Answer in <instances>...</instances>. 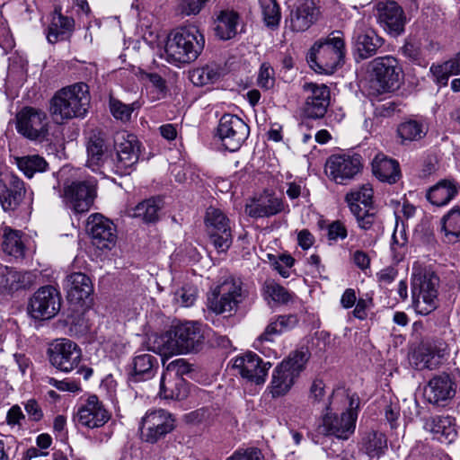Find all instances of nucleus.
<instances>
[{"instance_id":"f257e3e1","label":"nucleus","mask_w":460,"mask_h":460,"mask_svg":"<svg viewBox=\"0 0 460 460\" xmlns=\"http://www.w3.org/2000/svg\"><path fill=\"white\" fill-rule=\"evenodd\" d=\"M91 101L89 86L75 83L58 91L50 100L49 111L58 124L74 118H84Z\"/></svg>"},{"instance_id":"f03ea898","label":"nucleus","mask_w":460,"mask_h":460,"mask_svg":"<svg viewBox=\"0 0 460 460\" xmlns=\"http://www.w3.org/2000/svg\"><path fill=\"white\" fill-rule=\"evenodd\" d=\"M204 46V36L196 26L181 27L168 36L164 58L175 66L189 64L199 58Z\"/></svg>"},{"instance_id":"7ed1b4c3","label":"nucleus","mask_w":460,"mask_h":460,"mask_svg":"<svg viewBox=\"0 0 460 460\" xmlns=\"http://www.w3.org/2000/svg\"><path fill=\"white\" fill-rule=\"evenodd\" d=\"M439 277L431 270L413 267L411 278L412 307L428 315L438 306Z\"/></svg>"},{"instance_id":"20e7f679","label":"nucleus","mask_w":460,"mask_h":460,"mask_svg":"<svg viewBox=\"0 0 460 460\" xmlns=\"http://www.w3.org/2000/svg\"><path fill=\"white\" fill-rule=\"evenodd\" d=\"M347 399L341 390H333L325 405L322 425L323 433L347 440L356 429V415L341 411Z\"/></svg>"},{"instance_id":"39448f33","label":"nucleus","mask_w":460,"mask_h":460,"mask_svg":"<svg viewBox=\"0 0 460 460\" xmlns=\"http://www.w3.org/2000/svg\"><path fill=\"white\" fill-rule=\"evenodd\" d=\"M345 52L344 40L332 32L312 46L307 60L315 72L330 75L342 66Z\"/></svg>"},{"instance_id":"423d86ee","label":"nucleus","mask_w":460,"mask_h":460,"mask_svg":"<svg viewBox=\"0 0 460 460\" xmlns=\"http://www.w3.org/2000/svg\"><path fill=\"white\" fill-rule=\"evenodd\" d=\"M368 69L369 94L394 92L403 80V71L399 60L390 55L374 58L369 63Z\"/></svg>"},{"instance_id":"0eeeda50","label":"nucleus","mask_w":460,"mask_h":460,"mask_svg":"<svg viewBox=\"0 0 460 460\" xmlns=\"http://www.w3.org/2000/svg\"><path fill=\"white\" fill-rule=\"evenodd\" d=\"M308 358L307 351L296 350L276 366L267 387L272 398L282 397L291 390L304 371Z\"/></svg>"},{"instance_id":"6e6552de","label":"nucleus","mask_w":460,"mask_h":460,"mask_svg":"<svg viewBox=\"0 0 460 460\" xmlns=\"http://www.w3.org/2000/svg\"><path fill=\"white\" fill-rule=\"evenodd\" d=\"M160 341L164 353L185 354L199 351L204 336L199 323L186 322L172 326L160 337Z\"/></svg>"},{"instance_id":"1a4fd4ad","label":"nucleus","mask_w":460,"mask_h":460,"mask_svg":"<svg viewBox=\"0 0 460 460\" xmlns=\"http://www.w3.org/2000/svg\"><path fill=\"white\" fill-rule=\"evenodd\" d=\"M242 281L227 276L213 289L208 298V307L217 314L236 311L243 301Z\"/></svg>"},{"instance_id":"9d476101","label":"nucleus","mask_w":460,"mask_h":460,"mask_svg":"<svg viewBox=\"0 0 460 460\" xmlns=\"http://www.w3.org/2000/svg\"><path fill=\"white\" fill-rule=\"evenodd\" d=\"M114 146L111 170L120 176L128 174L139 160L140 143L137 137L128 132H119L115 136Z\"/></svg>"},{"instance_id":"9b49d317","label":"nucleus","mask_w":460,"mask_h":460,"mask_svg":"<svg viewBox=\"0 0 460 460\" xmlns=\"http://www.w3.org/2000/svg\"><path fill=\"white\" fill-rule=\"evenodd\" d=\"M204 223L214 247L218 252H226L233 243L231 221L226 214L217 208L209 207Z\"/></svg>"},{"instance_id":"f8f14e48","label":"nucleus","mask_w":460,"mask_h":460,"mask_svg":"<svg viewBox=\"0 0 460 460\" xmlns=\"http://www.w3.org/2000/svg\"><path fill=\"white\" fill-rule=\"evenodd\" d=\"M49 118L45 111L25 107L16 115L17 132L31 141H44L49 135Z\"/></svg>"},{"instance_id":"ddd939ff","label":"nucleus","mask_w":460,"mask_h":460,"mask_svg":"<svg viewBox=\"0 0 460 460\" xmlns=\"http://www.w3.org/2000/svg\"><path fill=\"white\" fill-rule=\"evenodd\" d=\"M250 135L249 126L238 116L224 114L217 128L222 146L229 152L238 151Z\"/></svg>"},{"instance_id":"4468645a","label":"nucleus","mask_w":460,"mask_h":460,"mask_svg":"<svg viewBox=\"0 0 460 460\" xmlns=\"http://www.w3.org/2000/svg\"><path fill=\"white\" fill-rule=\"evenodd\" d=\"M50 364L62 372H70L81 362L82 350L73 341L66 338L55 340L48 349Z\"/></svg>"},{"instance_id":"2eb2a0df","label":"nucleus","mask_w":460,"mask_h":460,"mask_svg":"<svg viewBox=\"0 0 460 460\" xmlns=\"http://www.w3.org/2000/svg\"><path fill=\"white\" fill-rule=\"evenodd\" d=\"M95 181H74L64 187L62 195L66 206L77 214L87 212L95 198Z\"/></svg>"},{"instance_id":"dca6fc26","label":"nucleus","mask_w":460,"mask_h":460,"mask_svg":"<svg viewBox=\"0 0 460 460\" xmlns=\"http://www.w3.org/2000/svg\"><path fill=\"white\" fill-rule=\"evenodd\" d=\"M174 421L172 415L163 409L147 411L140 425L142 439L147 443H156L173 430Z\"/></svg>"},{"instance_id":"f3484780","label":"nucleus","mask_w":460,"mask_h":460,"mask_svg":"<svg viewBox=\"0 0 460 460\" xmlns=\"http://www.w3.org/2000/svg\"><path fill=\"white\" fill-rule=\"evenodd\" d=\"M61 306V296L57 288L45 286L39 288L30 299L28 311L37 320H49L54 317Z\"/></svg>"},{"instance_id":"a211bd4d","label":"nucleus","mask_w":460,"mask_h":460,"mask_svg":"<svg viewBox=\"0 0 460 460\" xmlns=\"http://www.w3.org/2000/svg\"><path fill=\"white\" fill-rule=\"evenodd\" d=\"M351 40L357 61L373 57L384 44V40L364 19L356 22Z\"/></svg>"},{"instance_id":"6ab92c4d","label":"nucleus","mask_w":460,"mask_h":460,"mask_svg":"<svg viewBox=\"0 0 460 460\" xmlns=\"http://www.w3.org/2000/svg\"><path fill=\"white\" fill-rule=\"evenodd\" d=\"M447 344L442 340H424L409 354L410 364L417 370L433 369L446 355Z\"/></svg>"},{"instance_id":"aec40b11","label":"nucleus","mask_w":460,"mask_h":460,"mask_svg":"<svg viewBox=\"0 0 460 460\" xmlns=\"http://www.w3.org/2000/svg\"><path fill=\"white\" fill-rule=\"evenodd\" d=\"M326 167L331 180L337 184H347L361 172L363 164L359 155H333Z\"/></svg>"},{"instance_id":"412c9836","label":"nucleus","mask_w":460,"mask_h":460,"mask_svg":"<svg viewBox=\"0 0 460 460\" xmlns=\"http://www.w3.org/2000/svg\"><path fill=\"white\" fill-rule=\"evenodd\" d=\"M87 231L92 243L100 250H111L117 241V229L110 219L100 214H93L88 217Z\"/></svg>"},{"instance_id":"4be33fe9","label":"nucleus","mask_w":460,"mask_h":460,"mask_svg":"<svg viewBox=\"0 0 460 460\" xmlns=\"http://www.w3.org/2000/svg\"><path fill=\"white\" fill-rule=\"evenodd\" d=\"M233 367L243 378L261 385L265 382L271 363L263 361L253 352H246L234 358Z\"/></svg>"},{"instance_id":"5701e85b","label":"nucleus","mask_w":460,"mask_h":460,"mask_svg":"<svg viewBox=\"0 0 460 460\" xmlns=\"http://www.w3.org/2000/svg\"><path fill=\"white\" fill-rule=\"evenodd\" d=\"M77 421L82 426L93 429L103 427L111 419V413L96 395H90L76 412Z\"/></svg>"},{"instance_id":"b1692460","label":"nucleus","mask_w":460,"mask_h":460,"mask_svg":"<svg viewBox=\"0 0 460 460\" xmlns=\"http://www.w3.org/2000/svg\"><path fill=\"white\" fill-rule=\"evenodd\" d=\"M304 91L307 93L304 113L310 119H322L330 105V90L323 84L306 83Z\"/></svg>"},{"instance_id":"393cba45","label":"nucleus","mask_w":460,"mask_h":460,"mask_svg":"<svg viewBox=\"0 0 460 460\" xmlns=\"http://www.w3.org/2000/svg\"><path fill=\"white\" fill-rule=\"evenodd\" d=\"M24 182L12 172L0 173V203L4 210L16 209L24 199Z\"/></svg>"},{"instance_id":"a878e982","label":"nucleus","mask_w":460,"mask_h":460,"mask_svg":"<svg viewBox=\"0 0 460 460\" xmlns=\"http://www.w3.org/2000/svg\"><path fill=\"white\" fill-rule=\"evenodd\" d=\"M376 10L379 24L390 35L395 37L404 31L406 16L402 8L396 2H380Z\"/></svg>"},{"instance_id":"bb28decb","label":"nucleus","mask_w":460,"mask_h":460,"mask_svg":"<svg viewBox=\"0 0 460 460\" xmlns=\"http://www.w3.org/2000/svg\"><path fill=\"white\" fill-rule=\"evenodd\" d=\"M86 152V164L93 172H97L102 167L111 169L112 151L101 133H93L89 137Z\"/></svg>"},{"instance_id":"cd10ccee","label":"nucleus","mask_w":460,"mask_h":460,"mask_svg":"<svg viewBox=\"0 0 460 460\" xmlns=\"http://www.w3.org/2000/svg\"><path fill=\"white\" fill-rule=\"evenodd\" d=\"M320 11L313 0H302L290 11L289 22L293 31H305L319 18Z\"/></svg>"},{"instance_id":"c85d7f7f","label":"nucleus","mask_w":460,"mask_h":460,"mask_svg":"<svg viewBox=\"0 0 460 460\" xmlns=\"http://www.w3.org/2000/svg\"><path fill=\"white\" fill-rule=\"evenodd\" d=\"M159 368L158 358L144 351L136 352L128 367L129 380L143 382L155 376Z\"/></svg>"},{"instance_id":"c756f323","label":"nucleus","mask_w":460,"mask_h":460,"mask_svg":"<svg viewBox=\"0 0 460 460\" xmlns=\"http://www.w3.org/2000/svg\"><path fill=\"white\" fill-rule=\"evenodd\" d=\"M0 288L8 293L29 288L35 279L30 271H19L13 268L0 264Z\"/></svg>"},{"instance_id":"7c9ffc66","label":"nucleus","mask_w":460,"mask_h":460,"mask_svg":"<svg viewBox=\"0 0 460 460\" xmlns=\"http://www.w3.org/2000/svg\"><path fill=\"white\" fill-rule=\"evenodd\" d=\"M460 184L454 179H443L426 192L428 201L436 207H444L458 195Z\"/></svg>"},{"instance_id":"2f4dec72","label":"nucleus","mask_w":460,"mask_h":460,"mask_svg":"<svg viewBox=\"0 0 460 460\" xmlns=\"http://www.w3.org/2000/svg\"><path fill=\"white\" fill-rule=\"evenodd\" d=\"M372 172L382 182L394 184L402 177L400 164L384 154H377L372 161Z\"/></svg>"},{"instance_id":"473e14b6","label":"nucleus","mask_w":460,"mask_h":460,"mask_svg":"<svg viewBox=\"0 0 460 460\" xmlns=\"http://www.w3.org/2000/svg\"><path fill=\"white\" fill-rule=\"evenodd\" d=\"M425 394L430 402L438 404L455 396L456 384L448 375H438L430 379Z\"/></svg>"},{"instance_id":"72a5a7b5","label":"nucleus","mask_w":460,"mask_h":460,"mask_svg":"<svg viewBox=\"0 0 460 460\" xmlns=\"http://www.w3.org/2000/svg\"><path fill=\"white\" fill-rule=\"evenodd\" d=\"M74 29V19L63 15L60 10L56 8L48 27L47 40L51 44H55L58 41L67 40L72 36Z\"/></svg>"},{"instance_id":"f704fd0d","label":"nucleus","mask_w":460,"mask_h":460,"mask_svg":"<svg viewBox=\"0 0 460 460\" xmlns=\"http://www.w3.org/2000/svg\"><path fill=\"white\" fill-rule=\"evenodd\" d=\"M246 210L252 217H269L284 211L285 204L281 199L264 193L248 205Z\"/></svg>"},{"instance_id":"c9c22d12","label":"nucleus","mask_w":460,"mask_h":460,"mask_svg":"<svg viewBox=\"0 0 460 460\" xmlns=\"http://www.w3.org/2000/svg\"><path fill=\"white\" fill-rule=\"evenodd\" d=\"M424 428L442 443L450 444L456 438L454 419L450 416H434L425 421Z\"/></svg>"},{"instance_id":"e433bc0d","label":"nucleus","mask_w":460,"mask_h":460,"mask_svg":"<svg viewBox=\"0 0 460 460\" xmlns=\"http://www.w3.org/2000/svg\"><path fill=\"white\" fill-rule=\"evenodd\" d=\"M66 288L68 299L75 303L86 299L93 291L90 278L82 272L68 275Z\"/></svg>"},{"instance_id":"4c0bfd02","label":"nucleus","mask_w":460,"mask_h":460,"mask_svg":"<svg viewBox=\"0 0 460 460\" xmlns=\"http://www.w3.org/2000/svg\"><path fill=\"white\" fill-rule=\"evenodd\" d=\"M240 16L234 10H222L217 19L216 35L223 40L233 39L237 34Z\"/></svg>"},{"instance_id":"58836bf2","label":"nucleus","mask_w":460,"mask_h":460,"mask_svg":"<svg viewBox=\"0 0 460 460\" xmlns=\"http://www.w3.org/2000/svg\"><path fill=\"white\" fill-rule=\"evenodd\" d=\"M297 323L298 318L296 314L279 315L268 324L264 332L258 338V341H271L272 336L288 332Z\"/></svg>"},{"instance_id":"ea45409f","label":"nucleus","mask_w":460,"mask_h":460,"mask_svg":"<svg viewBox=\"0 0 460 460\" xmlns=\"http://www.w3.org/2000/svg\"><path fill=\"white\" fill-rule=\"evenodd\" d=\"M362 449L372 459H379L387 448V440L384 433L371 430L362 438Z\"/></svg>"},{"instance_id":"a19ab883","label":"nucleus","mask_w":460,"mask_h":460,"mask_svg":"<svg viewBox=\"0 0 460 460\" xmlns=\"http://www.w3.org/2000/svg\"><path fill=\"white\" fill-rule=\"evenodd\" d=\"M161 208V199L151 198L139 202L130 210L129 215L147 224L155 223L159 219Z\"/></svg>"},{"instance_id":"79ce46f5","label":"nucleus","mask_w":460,"mask_h":460,"mask_svg":"<svg viewBox=\"0 0 460 460\" xmlns=\"http://www.w3.org/2000/svg\"><path fill=\"white\" fill-rule=\"evenodd\" d=\"M221 75V67L217 64L212 63L191 70L189 77L193 84L204 86L217 83Z\"/></svg>"},{"instance_id":"37998d69","label":"nucleus","mask_w":460,"mask_h":460,"mask_svg":"<svg viewBox=\"0 0 460 460\" xmlns=\"http://www.w3.org/2000/svg\"><path fill=\"white\" fill-rule=\"evenodd\" d=\"M442 231L447 243H455L460 240V207L451 208L441 219Z\"/></svg>"},{"instance_id":"c03bdc74","label":"nucleus","mask_w":460,"mask_h":460,"mask_svg":"<svg viewBox=\"0 0 460 460\" xmlns=\"http://www.w3.org/2000/svg\"><path fill=\"white\" fill-rule=\"evenodd\" d=\"M2 250L8 255L15 258L24 256V244L21 239V232L13 230L8 226L4 227Z\"/></svg>"},{"instance_id":"a18cd8bd","label":"nucleus","mask_w":460,"mask_h":460,"mask_svg":"<svg viewBox=\"0 0 460 460\" xmlns=\"http://www.w3.org/2000/svg\"><path fill=\"white\" fill-rule=\"evenodd\" d=\"M16 165L28 178H31L36 172H43L48 169L46 160L38 155H25L15 158Z\"/></svg>"},{"instance_id":"49530a36","label":"nucleus","mask_w":460,"mask_h":460,"mask_svg":"<svg viewBox=\"0 0 460 460\" xmlns=\"http://www.w3.org/2000/svg\"><path fill=\"white\" fill-rule=\"evenodd\" d=\"M397 133L402 143L405 141H417L426 135L427 128L421 122L410 119L398 126Z\"/></svg>"},{"instance_id":"de8ad7c7","label":"nucleus","mask_w":460,"mask_h":460,"mask_svg":"<svg viewBox=\"0 0 460 460\" xmlns=\"http://www.w3.org/2000/svg\"><path fill=\"white\" fill-rule=\"evenodd\" d=\"M159 394L164 399H183L186 396V391L183 388V379L177 378L175 381H167L165 376H163L160 382Z\"/></svg>"},{"instance_id":"09e8293b","label":"nucleus","mask_w":460,"mask_h":460,"mask_svg":"<svg viewBox=\"0 0 460 460\" xmlns=\"http://www.w3.org/2000/svg\"><path fill=\"white\" fill-rule=\"evenodd\" d=\"M373 199V190L369 184H365L358 190L350 191L345 197V200L348 203L349 210L351 211V206L364 207L362 208H369Z\"/></svg>"},{"instance_id":"8fccbe9b","label":"nucleus","mask_w":460,"mask_h":460,"mask_svg":"<svg viewBox=\"0 0 460 460\" xmlns=\"http://www.w3.org/2000/svg\"><path fill=\"white\" fill-rule=\"evenodd\" d=\"M261 14L266 26L277 27L281 19L280 7L276 0H259Z\"/></svg>"},{"instance_id":"3c124183","label":"nucleus","mask_w":460,"mask_h":460,"mask_svg":"<svg viewBox=\"0 0 460 460\" xmlns=\"http://www.w3.org/2000/svg\"><path fill=\"white\" fill-rule=\"evenodd\" d=\"M110 110L113 117L122 121H127L130 119L134 110L140 107L137 102H133L131 104H125L119 100L111 97L110 98Z\"/></svg>"},{"instance_id":"603ef678","label":"nucleus","mask_w":460,"mask_h":460,"mask_svg":"<svg viewBox=\"0 0 460 460\" xmlns=\"http://www.w3.org/2000/svg\"><path fill=\"white\" fill-rule=\"evenodd\" d=\"M355 217L358 226L363 230H369L378 223V218L370 208H362V207L351 206V211Z\"/></svg>"},{"instance_id":"864d4df0","label":"nucleus","mask_w":460,"mask_h":460,"mask_svg":"<svg viewBox=\"0 0 460 460\" xmlns=\"http://www.w3.org/2000/svg\"><path fill=\"white\" fill-rule=\"evenodd\" d=\"M274 75L273 67L268 63H263L259 70L257 78L258 85L264 90L271 89L275 84Z\"/></svg>"},{"instance_id":"5fc2aeb1","label":"nucleus","mask_w":460,"mask_h":460,"mask_svg":"<svg viewBox=\"0 0 460 460\" xmlns=\"http://www.w3.org/2000/svg\"><path fill=\"white\" fill-rule=\"evenodd\" d=\"M208 2V0H181L178 12L184 16L197 15Z\"/></svg>"},{"instance_id":"6e6d98bb","label":"nucleus","mask_w":460,"mask_h":460,"mask_svg":"<svg viewBox=\"0 0 460 460\" xmlns=\"http://www.w3.org/2000/svg\"><path fill=\"white\" fill-rule=\"evenodd\" d=\"M267 292L271 299L279 304H288L294 297L293 293H290L287 288L278 284L268 285Z\"/></svg>"},{"instance_id":"4d7b16f0","label":"nucleus","mask_w":460,"mask_h":460,"mask_svg":"<svg viewBox=\"0 0 460 460\" xmlns=\"http://www.w3.org/2000/svg\"><path fill=\"white\" fill-rule=\"evenodd\" d=\"M27 60L24 57L13 54L9 58V75H15L22 78L27 73Z\"/></svg>"},{"instance_id":"13d9d810","label":"nucleus","mask_w":460,"mask_h":460,"mask_svg":"<svg viewBox=\"0 0 460 460\" xmlns=\"http://www.w3.org/2000/svg\"><path fill=\"white\" fill-rule=\"evenodd\" d=\"M197 298V289L190 286H186L175 293V300L181 306H191Z\"/></svg>"},{"instance_id":"bf43d9fd","label":"nucleus","mask_w":460,"mask_h":460,"mask_svg":"<svg viewBox=\"0 0 460 460\" xmlns=\"http://www.w3.org/2000/svg\"><path fill=\"white\" fill-rule=\"evenodd\" d=\"M226 460H263V456L259 449L252 447L237 450Z\"/></svg>"},{"instance_id":"052dcab7","label":"nucleus","mask_w":460,"mask_h":460,"mask_svg":"<svg viewBox=\"0 0 460 460\" xmlns=\"http://www.w3.org/2000/svg\"><path fill=\"white\" fill-rule=\"evenodd\" d=\"M325 395V384L322 379L315 378L309 391V399L313 403H319Z\"/></svg>"},{"instance_id":"680f3d73","label":"nucleus","mask_w":460,"mask_h":460,"mask_svg":"<svg viewBox=\"0 0 460 460\" xmlns=\"http://www.w3.org/2000/svg\"><path fill=\"white\" fill-rule=\"evenodd\" d=\"M140 77L149 82L159 93L166 91V82L159 74L142 71Z\"/></svg>"},{"instance_id":"e2e57ef3","label":"nucleus","mask_w":460,"mask_h":460,"mask_svg":"<svg viewBox=\"0 0 460 460\" xmlns=\"http://www.w3.org/2000/svg\"><path fill=\"white\" fill-rule=\"evenodd\" d=\"M294 262L295 260L291 255L283 254L275 261L274 268L282 277L288 278L289 276V269L294 265Z\"/></svg>"},{"instance_id":"0e129e2a","label":"nucleus","mask_w":460,"mask_h":460,"mask_svg":"<svg viewBox=\"0 0 460 460\" xmlns=\"http://www.w3.org/2000/svg\"><path fill=\"white\" fill-rule=\"evenodd\" d=\"M407 243L408 238L403 226L400 228L398 223H396L392 235L391 249L395 252L397 247L402 248L407 244Z\"/></svg>"},{"instance_id":"69168bd1","label":"nucleus","mask_w":460,"mask_h":460,"mask_svg":"<svg viewBox=\"0 0 460 460\" xmlns=\"http://www.w3.org/2000/svg\"><path fill=\"white\" fill-rule=\"evenodd\" d=\"M47 382L49 385L63 392H77L80 390V387L77 383L74 381H68L66 379L58 380L54 377H47Z\"/></svg>"},{"instance_id":"338daca9","label":"nucleus","mask_w":460,"mask_h":460,"mask_svg":"<svg viewBox=\"0 0 460 460\" xmlns=\"http://www.w3.org/2000/svg\"><path fill=\"white\" fill-rule=\"evenodd\" d=\"M347 229L341 221H334L328 226V238L336 241L347 237Z\"/></svg>"},{"instance_id":"774afa93","label":"nucleus","mask_w":460,"mask_h":460,"mask_svg":"<svg viewBox=\"0 0 460 460\" xmlns=\"http://www.w3.org/2000/svg\"><path fill=\"white\" fill-rule=\"evenodd\" d=\"M168 370L174 372L176 376H182L190 373L192 368L184 358H178L168 365Z\"/></svg>"}]
</instances>
